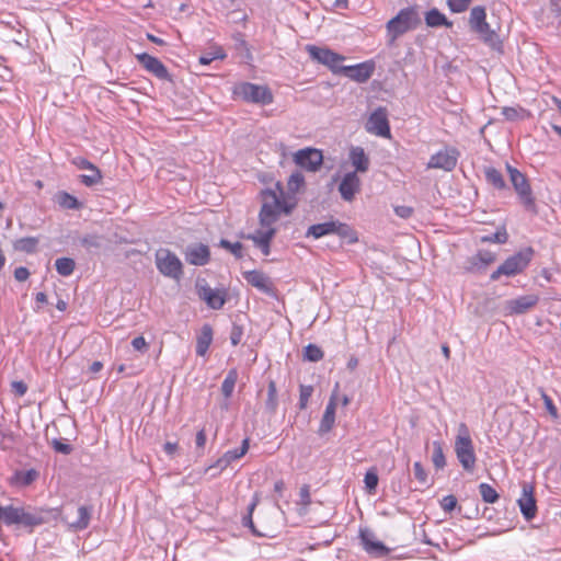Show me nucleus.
<instances>
[{
  "mask_svg": "<svg viewBox=\"0 0 561 561\" xmlns=\"http://www.w3.org/2000/svg\"><path fill=\"white\" fill-rule=\"evenodd\" d=\"M470 30L478 34L479 38L494 50L502 49V41L500 35L491 28L486 22V11L482 5H476L470 11L469 16Z\"/></svg>",
  "mask_w": 561,
  "mask_h": 561,
  "instance_id": "nucleus-1",
  "label": "nucleus"
},
{
  "mask_svg": "<svg viewBox=\"0 0 561 561\" xmlns=\"http://www.w3.org/2000/svg\"><path fill=\"white\" fill-rule=\"evenodd\" d=\"M294 205H288L282 201L280 196L272 190L263 192V204L260 210V225L262 228H273L280 214H290Z\"/></svg>",
  "mask_w": 561,
  "mask_h": 561,
  "instance_id": "nucleus-2",
  "label": "nucleus"
},
{
  "mask_svg": "<svg viewBox=\"0 0 561 561\" xmlns=\"http://www.w3.org/2000/svg\"><path fill=\"white\" fill-rule=\"evenodd\" d=\"M420 23L421 18L415 8L409 7L400 10L386 25L390 42L393 43L399 36L416 28Z\"/></svg>",
  "mask_w": 561,
  "mask_h": 561,
  "instance_id": "nucleus-3",
  "label": "nucleus"
},
{
  "mask_svg": "<svg viewBox=\"0 0 561 561\" xmlns=\"http://www.w3.org/2000/svg\"><path fill=\"white\" fill-rule=\"evenodd\" d=\"M455 453L462 468L469 472L473 471L477 458L469 430L465 423H460L458 427Z\"/></svg>",
  "mask_w": 561,
  "mask_h": 561,
  "instance_id": "nucleus-4",
  "label": "nucleus"
},
{
  "mask_svg": "<svg viewBox=\"0 0 561 561\" xmlns=\"http://www.w3.org/2000/svg\"><path fill=\"white\" fill-rule=\"evenodd\" d=\"M0 522L8 526L22 525L33 527L43 524L44 518L42 515L25 511L22 507L2 506L0 504Z\"/></svg>",
  "mask_w": 561,
  "mask_h": 561,
  "instance_id": "nucleus-5",
  "label": "nucleus"
},
{
  "mask_svg": "<svg viewBox=\"0 0 561 561\" xmlns=\"http://www.w3.org/2000/svg\"><path fill=\"white\" fill-rule=\"evenodd\" d=\"M534 255L531 248H526L507 257L505 262L491 274L492 280H497L502 275L515 276L522 273L530 263Z\"/></svg>",
  "mask_w": 561,
  "mask_h": 561,
  "instance_id": "nucleus-6",
  "label": "nucleus"
},
{
  "mask_svg": "<svg viewBox=\"0 0 561 561\" xmlns=\"http://www.w3.org/2000/svg\"><path fill=\"white\" fill-rule=\"evenodd\" d=\"M327 234H337L341 238L347 239L350 243L357 241V237L350 226L337 220L312 225L306 232V237H313L314 239H319Z\"/></svg>",
  "mask_w": 561,
  "mask_h": 561,
  "instance_id": "nucleus-7",
  "label": "nucleus"
},
{
  "mask_svg": "<svg viewBox=\"0 0 561 561\" xmlns=\"http://www.w3.org/2000/svg\"><path fill=\"white\" fill-rule=\"evenodd\" d=\"M507 172L510 174L511 183L517 193L520 203L524 205L525 209L531 211L534 214L537 213L535 198L533 196L531 187L528 183L526 176L518 171L516 168L506 164Z\"/></svg>",
  "mask_w": 561,
  "mask_h": 561,
  "instance_id": "nucleus-8",
  "label": "nucleus"
},
{
  "mask_svg": "<svg viewBox=\"0 0 561 561\" xmlns=\"http://www.w3.org/2000/svg\"><path fill=\"white\" fill-rule=\"evenodd\" d=\"M156 265L165 277L179 280L183 275L182 262L168 249H159L156 252Z\"/></svg>",
  "mask_w": 561,
  "mask_h": 561,
  "instance_id": "nucleus-9",
  "label": "nucleus"
},
{
  "mask_svg": "<svg viewBox=\"0 0 561 561\" xmlns=\"http://www.w3.org/2000/svg\"><path fill=\"white\" fill-rule=\"evenodd\" d=\"M306 51L309 54L312 60L327 66L333 73H343V68L345 66H342L341 64L345 59L344 56L329 48L318 47L316 45H307Z\"/></svg>",
  "mask_w": 561,
  "mask_h": 561,
  "instance_id": "nucleus-10",
  "label": "nucleus"
},
{
  "mask_svg": "<svg viewBox=\"0 0 561 561\" xmlns=\"http://www.w3.org/2000/svg\"><path fill=\"white\" fill-rule=\"evenodd\" d=\"M236 93L247 102L263 105L271 104L273 102L272 92L264 85L244 82L237 88Z\"/></svg>",
  "mask_w": 561,
  "mask_h": 561,
  "instance_id": "nucleus-11",
  "label": "nucleus"
},
{
  "mask_svg": "<svg viewBox=\"0 0 561 561\" xmlns=\"http://www.w3.org/2000/svg\"><path fill=\"white\" fill-rule=\"evenodd\" d=\"M196 290L198 297L211 309L219 310L226 304V290L211 288L204 279L196 282Z\"/></svg>",
  "mask_w": 561,
  "mask_h": 561,
  "instance_id": "nucleus-12",
  "label": "nucleus"
},
{
  "mask_svg": "<svg viewBox=\"0 0 561 561\" xmlns=\"http://www.w3.org/2000/svg\"><path fill=\"white\" fill-rule=\"evenodd\" d=\"M459 151L454 147H445L443 150L433 154L427 163L428 169H442L453 171L458 162Z\"/></svg>",
  "mask_w": 561,
  "mask_h": 561,
  "instance_id": "nucleus-13",
  "label": "nucleus"
},
{
  "mask_svg": "<svg viewBox=\"0 0 561 561\" xmlns=\"http://www.w3.org/2000/svg\"><path fill=\"white\" fill-rule=\"evenodd\" d=\"M137 61L152 76L159 80L173 82V77L167 67L157 58L147 53L136 55Z\"/></svg>",
  "mask_w": 561,
  "mask_h": 561,
  "instance_id": "nucleus-14",
  "label": "nucleus"
},
{
  "mask_svg": "<svg viewBox=\"0 0 561 561\" xmlns=\"http://www.w3.org/2000/svg\"><path fill=\"white\" fill-rule=\"evenodd\" d=\"M294 160L299 167L308 171H317L322 164L323 156L318 149L306 148L297 151Z\"/></svg>",
  "mask_w": 561,
  "mask_h": 561,
  "instance_id": "nucleus-15",
  "label": "nucleus"
},
{
  "mask_svg": "<svg viewBox=\"0 0 561 561\" xmlns=\"http://www.w3.org/2000/svg\"><path fill=\"white\" fill-rule=\"evenodd\" d=\"M362 181L356 172H347L339 184V193L343 201L353 202L356 194L360 192Z\"/></svg>",
  "mask_w": 561,
  "mask_h": 561,
  "instance_id": "nucleus-16",
  "label": "nucleus"
},
{
  "mask_svg": "<svg viewBox=\"0 0 561 561\" xmlns=\"http://www.w3.org/2000/svg\"><path fill=\"white\" fill-rule=\"evenodd\" d=\"M366 129L378 137H390V128L386 111L378 108L373 112L366 123Z\"/></svg>",
  "mask_w": 561,
  "mask_h": 561,
  "instance_id": "nucleus-17",
  "label": "nucleus"
},
{
  "mask_svg": "<svg viewBox=\"0 0 561 561\" xmlns=\"http://www.w3.org/2000/svg\"><path fill=\"white\" fill-rule=\"evenodd\" d=\"M520 513L526 520H530L536 516L537 505L534 496V486L529 483H523L522 496L518 499Z\"/></svg>",
  "mask_w": 561,
  "mask_h": 561,
  "instance_id": "nucleus-18",
  "label": "nucleus"
},
{
  "mask_svg": "<svg viewBox=\"0 0 561 561\" xmlns=\"http://www.w3.org/2000/svg\"><path fill=\"white\" fill-rule=\"evenodd\" d=\"M184 257L188 264L203 266L209 262L210 251L206 244L193 243L185 248Z\"/></svg>",
  "mask_w": 561,
  "mask_h": 561,
  "instance_id": "nucleus-19",
  "label": "nucleus"
},
{
  "mask_svg": "<svg viewBox=\"0 0 561 561\" xmlns=\"http://www.w3.org/2000/svg\"><path fill=\"white\" fill-rule=\"evenodd\" d=\"M537 295H525L517 297L515 299L506 300L504 304V309L506 314H520L525 313L533 307H535L538 302Z\"/></svg>",
  "mask_w": 561,
  "mask_h": 561,
  "instance_id": "nucleus-20",
  "label": "nucleus"
},
{
  "mask_svg": "<svg viewBox=\"0 0 561 561\" xmlns=\"http://www.w3.org/2000/svg\"><path fill=\"white\" fill-rule=\"evenodd\" d=\"M360 540L364 549L374 557H383L389 552V549L379 540L376 539L375 534L368 529L360 530Z\"/></svg>",
  "mask_w": 561,
  "mask_h": 561,
  "instance_id": "nucleus-21",
  "label": "nucleus"
},
{
  "mask_svg": "<svg viewBox=\"0 0 561 561\" xmlns=\"http://www.w3.org/2000/svg\"><path fill=\"white\" fill-rule=\"evenodd\" d=\"M374 69V64L366 61L354 66H345L343 68V75L356 82L362 83L371 77Z\"/></svg>",
  "mask_w": 561,
  "mask_h": 561,
  "instance_id": "nucleus-22",
  "label": "nucleus"
},
{
  "mask_svg": "<svg viewBox=\"0 0 561 561\" xmlns=\"http://www.w3.org/2000/svg\"><path fill=\"white\" fill-rule=\"evenodd\" d=\"M339 388V383L335 385V389L327 404L324 414L322 416V420L320 422L319 426V433L324 434L332 430L334 422H335V409H336V400H337V393L336 390Z\"/></svg>",
  "mask_w": 561,
  "mask_h": 561,
  "instance_id": "nucleus-23",
  "label": "nucleus"
},
{
  "mask_svg": "<svg viewBox=\"0 0 561 561\" xmlns=\"http://www.w3.org/2000/svg\"><path fill=\"white\" fill-rule=\"evenodd\" d=\"M348 162L353 167L352 172L365 173L369 170L370 160L369 157L365 153L364 149L360 147H352L348 152Z\"/></svg>",
  "mask_w": 561,
  "mask_h": 561,
  "instance_id": "nucleus-24",
  "label": "nucleus"
},
{
  "mask_svg": "<svg viewBox=\"0 0 561 561\" xmlns=\"http://www.w3.org/2000/svg\"><path fill=\"white\" fill-rule=\"evenodd\" d=\"M92 511V506L82 505L77 508V518H71L67 513L64 519L68 523L70 528L75 530H83L89 526Z\"/></svg>",
  "mask_w": 561,
  "mask_h": 561,
  "instance_id": "nucleus-25",
  "label": "nucleus"
},
{
  "mask_svg": "<svg viewBox=\"0 0 561 561\" xmlns=\"http://www.w3.org/2000/svg\"><path fill=\"white\" fill-rule=\"evenodd\" d=\"M244 278L250 285L260 289L261 291L265 294L272 293V283L270 277L266 276L263 272L256 270L245 272Z\"/></svg>",
  "mask_w": 561,
  "mask_h": 561,
  "instance_id": "nucleus-26",
  "label": "nucleus"
},
{
  "mask_svg": "<svg viewBox=\"0 0 561 561\" xmlns=\"http://www.w3.org/2000/svg\"><path fill=\"white\" fill-rule=\"evenodd\" d=\"M276 233L275 228H262L256 234H250L251 239L262 251L264 255L270 254V243Z\"/></svg>",
  "mask_w": 561,
  "mask_h": 561,
  "instance_id": "nucleus-27",
  "label": "nucleus"
},
{
  "mask_svg": "<svg viewBox=\"0 0 561 561\" xmlns=\"http://www.w3.org/2000/svg\"><path fill=\"white\" fill-rule=\"evenodd\" d=\"M211 341L213 329L209 324H204L196 340V354L198 356H204L207 353Z\"/></svg>",
  "mask_w": 561,
  "mask_h": 561,
  "instance_id": "nucleus-28",
  "label": "nucleus"
},
{
  "mask_svg": "<svg viewBox=\"0 0 561 561\" xmlns=\"http://www.w3.org/2000/svg\"><path fill=\"white\" fill-rule=\"evenodd\" d=\"M425 23L430 27H439L446 26L450 27L453 23L447 20L445 14H443L438 9L433 8L425 14Z\"/></svg>",
  "mask_w": 561,
  "mask_h": 561,
  "instance_id": "nucleus-29",
  "label": "nucleus"
},
{
  "mask_svg": "<svg viewBox=\"0 0 561 561\" xmlns=\"http://www.w3.org/2000/svg\"><path fill=\"white\" fill-rule=\"evenodd\" d=\"M278 407L277 388L274 380L268 381L265 409L270 414H275Z\"/></svg>",
  "mask_w": 561,
  "mask_h": 561,
  "instance_id": "nucleus-30",
  "label": "nucleus"
},
{
  "mask_svg": "<svg viewBox=\"0 0 561 561\" xmlns=\"http://www.w3.org/2000/svg\"><path fill=\"white\" fill-rule=\"evenodd\" d=\"M485 179L488 183L493 185L497 190H503L506 187L505 180L501 172L495 168L489 167L484 170Z\"/></svg>",
  "mask_w": 561,
  "mask_h": 561,
  "instance_id": "nucleus-31",
  "label": "nucleus"
},
{
  "mask_svg": "<svg viewBox=\"0 0 561 561\" xmlns=\"http://www.w3.org/2000/svg\"><path fill=\"white\" fill-rule=\"evenodd\" d=\"M38 244V239L34 237H25L14 241L13 248L16 251L33 253Z\"/></svg>",
  "mask_w": 561,
  "mask_h": 561,
  "instance_id": "nucleus-32",
  "label": "nucleus"
},
{
  "mask_svg": "<svg viewBox=\"0 0 561 561\" xmlns=\"http://www.w3.org/2000/svg\"><path fill=\"white\" fill-rule=\"evenodd\" d=\"M237 379H238L237 370L230 369L221 385V392L226 399L231 397L234 386H236V382H237Z\"/></svg>",
  "mask_w": 561,
  "mask_h": 561,
  "instance_id": "nucleus-33",
  "label": "nucleus"
},
{
  "mask_svg": "<svg viewBox=\"0 0 561 561\" xmlns=\"http://www.w3.org/2000/svg\"><path fill=\"white\" fill-rule=\"evenodd\" d=\"M226 58V53L224 51L222 47L220 46H215L211 48L210 51H207V53H203L201 56H199V64L201 65H210L211 61L214 60H217V59H225Z\"/></svg>",
  "mask_w": 561,
  "mask_h": 561,
  "instance_id": "nucleus-34",
  "label": "nucleus"
},
{
  "mask_svg": "<svg viewBox=\"0 0 561 561\" xmlns=\"http://www.w3.org/2000/svg\"><path fill=\"white\" fill-rule=\"evenodd\" d=\"M75 266H76V263L70 257H59L55 262L56 271L61 276H69V275H71L73 270H75Z\"/></svg>",
  "mask_w": 561,
  "mask_h": 561,
  "instance_id": "nucleus-35",
  "label": "nucleus"
},
{
  "mask_svg": "<svg viewBox=\"0 0 561 561\" xmlns=\"http://www.w3.org/2000/svg\"><path fill=\"white\" fill-rule=\"evenodd\" d=\"M479 492H480L482 500L485 503L492 504L499 500V493L492 485H490L488 483H481L479 485Z\"/></svg>",
  "mask_w": 561,
  "mask_h": 561,
  "instance_id": "nucleus-36",
  "label": "nucleus"
},
{
  "mask_svg": "<svg viewBox=\"0 0 561 561\" xmlns=\"http://www.w3.org/2000/svg\"><path fill=\"white\" fill-rule=\"evenodd\" d=\"M304 185L305 179L300 172H294L287 181V188L291 194L298 193L304 187Z\"/></svg>",
  "mask_w": 561,
  "mask_h": 561,
  "instance_id": "nucleus-37",
  "label": "nucleus"
},
{
  "mask_svg": "<svg viewBox=\"0 0 561 561\" xmlns=\"http://www.w3.org/2000/svg\"><path fill=\"white\" fill-rule=\"evenodd\" d=\"M432 460L436 469H443L446 465L445 455L442 445L438 442L433 443Z\"/></svg>",
  "mask_w": 561,
  "mask_h": 561,
  "instance_id": "nucleus-38",
  "label": "nucleus"
},
{
  "mask_svg": "<svg viewBox=\"0 0 561 561\" xmlns=\"http://www.w3.org/2000/svg\"><path fill=\"white\" fill-rule=\"evenodd\" d=\"M299 497H300V500L298 502V505L301 506L299 510V513L306 514L308 512L309 505L311 504L310 486L308 484H304L300 488Z\"/></svg>",
  "mask_w": 561,
  "mask_h": 561,
  "instance_id": "nucleus-39",
  "label": "nucleus"
},
{
  "mask_svg": "<svg viewBox=\"0 0 561 561\" xmlns=\"http://www.w3.org/2000/svg\"><path fill=\"white\" fill-rule=\"evenodd\" d=\"M249 438H244L242 440V444H241V447L240 448H237V449H233V450H228L224 454V456L227 458V460L231 463L232 461L241 458L242 456H244L249 449Z\"/></svg>",
  "mask_w": 561,
  "mask_h": 561,
  "instance_id": "nucleus-40",
  "label": "nucleus"
},
{
  "mask_svg": "<svg viewBox=\"0 0 561 561\" xmlns=\"http://www.w3.org/2000/svg\"><path fill=\"white\" fill-rule=\"evenodd\" d=\"M304 357L309 362H319L323 358V352L316 344H308L305 347Z\"/></svg>",
  "mask_w": 561,
  "mask_h": 561,
  "instance_id": "nucleus-41",
  "label": "nucleus"
},
{
  "mask_svg": "<svg viewBox=\"0 0 561 561\" xmlns=\"http://www.w3.org/2000/svg\"><path fill=\"white\" fill-rule=\"evenodd\" d=\"M88 171H89L88 174H82L80 176L81 182L83 184H85L87 186H92L101 181V179H102L101 172L96 167L93 165Z\"/></svg>",
  "mask_w": 561,
  "mask_h": 561,
  "instance_id": "nucleus-42",
  "label": "nucleus"
},
{
  "mask_svg": "<svg viewBox=\"0 0 561 561\" xmlns=\"http://www.w3.org/2000/svg\"><path fill=\"white\" fill-rule=\"evenodd\" d=\"M525 110L523 107L516 106H506L502 108V115L507 121H517L525 116Z\"/></svg>",
  "mask_w": 561,
  "mask_h": 561,
  "instance_id": "nucleus-43",
  "label": "nucleus"
},
{
  "mask_svg": "<svg viewBox=\"0 0 561 561\" xmlns=\"http://www.w3.org/2000/svg\"><path fill=\"white\" fill-rule=\"evenodd\" d=\"M219 245L231 252L237 259H241L243 256V245L240 242L232 243L226 239H221Z\"/></svg>",
  "mask_w": 561,
  "mask_h": 561,
  "instance_id": "nucleus-44",
  "label": "nucleus"
},
{
  "mask_svg": "<svg viewBox=\"0 0 561 561\" xmlns=\"http://www.w3.org/2000/svg\"><path fill=\"white\" fill-rule=\"evenodd\" d=\"M58 202L66 209H77L79 207L78 199L68 193H61L58 196Z\"/></svg>",
  "mask_w": 561,
  "mask_h": 561,
  "instance_id": "nucleus-45",
  "label": "nucleus"
},
{
  "mask_svg": "<svg viewBox=\"0 0 561 561\" xmlns=\"http://www.w3.org/2000/svg\"><path fill=\"white\" fill-rule=\"evenodd\" d=\"M230 462L222 455L217 461L205 469V472H211L213 477L219 474L224 469H226Z\"/></svg>",
  "mask_w": 561,
  "mask_h": 561,
  "instance_id": "nucleus-46",
  "label": "nucleus"
},
{
  "mask_svg": "<svg viewBox=\"0 0 561 561\" xmlns=\"http://www.w3.org/2000/svg\"><path fill=\"white\" fill-rule=\"evenodd\" d=\"M313 387L312 386H300V394H299V409L304 410L308 405V401L312 396Z\"/></svg>",
  "mask_w": 561,
  "mask_h": 561,
  "instance_id": "nucleus-47",
  "label": "nucleus"
},
{
  "mask_svg": "<svg viewBox=\"0 0 561 561\" xmlns=\"http://www.w3.org/2000/svg\"><path fill=\"white\" fill-rule=\"evenodd\" d=\"M80 243L87 250L99 249L101 247V238L95 234H89V236L81 238Z\"/></svg>",
  "mask_w": 561,
  "mask_h": 561,
  "instance_id": "nucleus-48",
  "label": "nucleus"
},
{
  "mask_svg": "<svg viewBox=\"0 0 561 561\" xmlns=\"http://www.w3.org/2000/svg\"><path fill=\"white\" fill-rule=\"evenodd\" d=\"M507 232L505 229L497 230L494 233H491L489 236H485L482 238V241L484 242H493V243H505L507 241Z\"/></svg>",
  "mask_w": 561,
  "mask_h": 561,
  "instance_id": "nucleus-49",
  "label": "nucleus"
},
{
  "mask_svg": "<svg viewBox=\"0 0 561 561\" xmlns=\"http://www.w3.org/2000/svg\"><path fill=\"white\" fill-rule=\"evenodd\" d=\"M232 38H233V42H234V48L238 50V51H245L247 54V57L250 58L251 57V54H250V50L247 46V42H245V38H244V35L240 32L238 33H234L232 35Z\"/></svg>",
  "mask_w": 561,
  "mask_h": 561,
  "instance_id": "nucleus-50",
  "label": "nucleus"
},
{
  "mask_svg": "<svg viewBox=\"0 0 561 561\" xmlns=\"http://www.w3.org/2000/svg\"><path fill=\"white\" fill-rule=\"evenodd\" d=\"M364 482L369 493L374 492L378 485V476L375 470H368L365 474Z\"/></svg>",
  "mask_w": 561,
  "mask_h": 561,
  "instance_id": "nucleus-51",
  "label": "nucleus"
},
{
  "mask_svg": "<svg viewBox=\"0 0 561 561\" xmlns=\"http://www.w3.org/2000/svg\"><path fill=\"white\" fill-rule=\"evenodd\" d=\"M471 0H447L451 12L460 13L467 10Z\"/></svg>",
  "mask_w": 561,
  "mask_h": 561,
  "instance_id": "nucleus-52",
  "label": "nucleus"
},
{
  "mask_svg": "<svg viewBox=\"0 0 561 561\" xmlns=\"http://www.w3.org/2000/svg\"><path fill=\"white\" fill-rule=\"evenodd\" d=\"M413 471L415 478L422 483L425 484L427 482V472L423 468L422 463L416 461L413 465Z\"/></svg>",
  "mask_w": 561,
  "mask_h": 561,
  "instance_id": "nucleus-53",
  "label": "nucleus"
},
{
  "mask_svg": "<svg viewBox=\"0 0 561 561\" xmlns=\"http://www.w3.org/2000/svg\"><path fill=\"white\" fill-rule=\"evenodd\" d=\"M51 445L57 453L69 455L72 451L71 445L59 439H53Z\"/></svg>",
  "mask_w": 561,
  "mask_h": 561,
  "instance_id": "nucleus-54",
  "label": "nucleus"
},
{
  "mask_svg": "<svg viewBox=\"0 0 561 561\" xmlns=\"http://www.w3.org/2000/svg\"><path fill=\"white\" fill-rule=\"evenodd\" d=\"M242 335H243L242 327H240L238 324H233L231 332H230L231 344L233 346H237L241 342Z\"/></svg>",
  "mask_w": 561,
  "mask_h": 561,
  "instance_id": "nucleus-55",
  "label": "nucleus"
},
{
  "mask_svg": "<svg viewBox=\"0 0 561 561\" xmlns=\"http://www.w3.org/2000/svg\"><path fill=\"white\" fill-rule=\"evenodd\" d=\"M440 505L445 512H451L457 505V499L454 495H446L443 497Z\"/></svg>",
  "mask_w": 561,
  "mask_h": 561,
  "instance_id": "nucleus-56",
  "label": "nucleus"
},
{
  "mask_svg": "<svg viewBox=\"0 0 561 561\" xmlns=\"http://www.w3.org/2000/svg\"><path fill=\"white\" fill-rule=\"evenodd\" d=\"M394 213H396V215H398L399 217L407 219V218H410V217L412 216V214H413V208H412V207H410V206H404V205H402V206H396V207H394Z\"/></svg>",
  "mask_w": 561,
  "mask_h": 561,
  "instance_id": "nucleus-57",
  "label": "nucleus"
},
{
  "mask_svg": "<svg viewBox=\"0 0 561 561\" xmlns=\"http://www.w3.org/2000/svg\"><path fill=\"white\" fill-rule=\"evenodd\" d=\"M30 272L26 267L20 266L14 271V277L18 282H24L28 278Z\"/></svg>",
  "mask_w": 561,
  "mask_h": 561,
  "instance_id": "nucleus-58",
  "label": "nucleus"
},
{
  "mask_svg": "<svg viewBox=\"0 0 561 561\" xmlns=\"http://www.w3.org/2000/svg\"><path fill=\"white\" fill-rule=\"evenodd\" d=\"M543 401H545V405L548 410V412L550 413V415L554 419L558 417V411H557V408L554 407L552 400L550 397L543 394Z\"/></svg>",
  "mask_w": 561,
  "mask_h": 561,
  "instance_id": "nucleus-59",
  "label": "nucleus"
},
{
  "mask_svg": "<svg viewBox=\"0 0 561 561\" xmlns=\"http://www.w3.org/2000/svg\"><path fill=\"white\" fill-rule=\"evenodd\" d=\"M11 386L12 390L18 396H24L27 391V386L23 381H13Z\"/></svg>",
  "mask_w": 561,
  "mask_h": 561,
  "instance_id": "nucleus-60",
  "label": "nucleus"
},
{
  "mask_svg": "<svg viewBox=\"0 0 561 561\" xmlns=\"http://www.w3.org/2000/svg\"><path fill=\"white\" fill-rule=\"evenodd\" d=\"M131 345L136 351H146L147 350V342L142 336H137L131 341Z\"/></svg>",
  "mask_w": 561,
  "mask_h": 561,
  "instance_id": "nucleus-61",
  "label": "nucleus"
},
{
  "mask_svg": "<svg viewBox=\"0 0 561 561\" xmlns=\"http://www.w3.org/2000/svg\"><path fill=\"white\" fill-rule=\"evenodd\" d=\"M478 257L484 264H490L495 260V255L488 251L479 252Z\"/></svg>",
  "mask_w": 561,
  "mask_h": 561,
  "instance_id": "nucleus-62",
  "label": "nucleus"
},
{
  "mask_svg": "<svg viewBox=\"0 0 561 561\" xmlns=\"http://www.w3.org/2000/svg\"><path fill=\"white\" fill-rule=\"evenodd\" d=\"M206 444V433L205 430H201L196 434V446L198 448H204Z\"/></svg>",
  "mask_w": 561,
  "mask_h": 561,
  "instance_id": "nucleus-63",
  "label": "nucleus"
},
{
  "mask_svg": "<svg viewBox=\"0 0 561 561\" xmlns=\"http://www.w3.org/2000/svg\"><path fill=\"white\" fill-rule=\"evenodd\" d=\"M73 162L79 169L89 170L91 167H93L91 162L83 158H77L73 160Z\"/></svg>",
  "mask_w": 561,
  "mask_h": 561,
  "instance_id": "nucleus-64",
  "label": "nucleus"
}]
</instances>
